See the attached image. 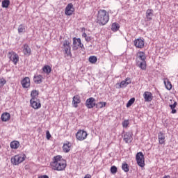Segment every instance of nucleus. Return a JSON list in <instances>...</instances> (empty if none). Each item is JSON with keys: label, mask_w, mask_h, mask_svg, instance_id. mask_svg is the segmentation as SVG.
Segmentation results:
<instances>
[{"label": "nucleus", "mask_w": 178, "mask_h": 178, "mask_svg": "<svg viewBox=\"0 0 178 178\" xmlns=\"http://www.w3.org/2000/svg\"><path fill=\"white\" fill-rule=\"evenodd\" d=\"M51 168L53 170H57L58 172H62L66 169V161L62 159V156L57 155L53 158V161L50 163Z\"/></svg>", "instance_id": "obj_1"}, {"label": "nucleus", "mask_w": 178, "mask_h": 178, "mask_svg": "<svg viewBox=\"0 0 178 178\" xmlns=\"http://www.w3.org/2000/svg\"><path fill=\"white\" fill-rule=\"evenodd\" d=\"M96 20L99 26H105L109 22V13L105 10H99Z\"/></svg>", "instance_id": "obj_2"}, {"label": "nucleus", "mask_w": 178, "mask_h": 178, "mask_svg": "<svg viewBox=\"0 0 178 178\" xmlns=\"http://www.w3.org/2000/svg\"><path fill=\"white\" fill-rule=\"evenodd\" d=\"M138 58L136 59V66L138 67H147V56H145V53L144 51H138Z\"/></svg>", "instance_id": "obj_3"}, {"label": "nucleus", "mask_w": 178, "mask_h": 178, "mask_svg": "<svg viewBox=\"0 0 178 178\" xmlns=\"http://www.w3.org/2000/svg\"><path fill=\"white\" fill-rule=\"evenodd\" d=\"M81 48V51H84L86 49V47H84V44L81 43V39L80 38H73V43H72V49L73 51H77Z\"/></svg>", "instance_id": "obj_4"}, {"label": "nucleus", "mask_w": 178, "mask_h": 178, "mask_svg": "<svg viewBox=\"0 0 178 178\" xmlns=\"http://www.w3.org/2000/svg\"><path fill=\"white\" fill-rule=\"evenodd\" d=\"M24 159H26V156L24 154H18L12 157L10 161L13 165H19V163H22V162H24Z\"/></svg>", "instance_id": "obj_5"}, {"label": "nucleus", "mask_w": 178, "mask_h": 178, "mask_svg": "<svg viewBox=\"0 0 178 178\" xmlns=\"http://www.w3.org/2000/svg\"><path fill=\"white\" fill-rule=\"evenodd\" d=\"M136 162L140 168H144L145 166V161L144 159V154L142 152H139L136 155Z\"/></svg>", "instance_id": "obj_6"}, {"label": "nucleus", "mask_w": 178, "mask_h": 178, "mask_svg": "<svg viewBox=\"0 0 178 178\" xmlns=\"http://www.w3.org/2000/svg\"><path fill=\"white\" fill-rule=\"evenodd\" d=\"M88 136V134H87V131L81 129L79 130L76 134V139H78L79 141H84Z\"/></svg>", "instance_id": "obj_7"}, {"label": "nucleus", "mask_w": 178, "mask_h": 178, "mask_svg": "<svg viewBox=\"0 0 178 178\" xmlns=\"http://www.w3.org/2000/svg\"><path fill=\"white\" fill-rule=\"evenodd\" d=\"M30 104L31 106H32L33 109H40V108H41V102L38 98H31Z\"/></svg>", "instance_id": "obj_8"}, {"label": "nucleus", "mask_w": 178, "mask_h": 178, "mask_svg": "<svg viewBox=\"0 0 178 178\" xmlns=\"http://www.w3.org/2000/svg\"><path fill=\"white\" fill-rule=\"evenodd\" d=\"M134 45L136 47V48H144L145 45V41L144 40V38H139L138 39H136L134 41Z\"/></svg>", "instance_id": "obj_9"}, {"label": "nucleus", "mask_w": 178, "mask_h": 178, "mask_svg": "<svg viewBox=\"0 0 178 178\" xmlns=\"http://www.w3.org/2000/svg\"><path fill=\"white\" fill-rule=\"evenodd\" d=\"M74 13V7L73 6V3H68L65 9V13L66 16H72Z\"/></svg>", "instance_id": "obj_10"}, {"label": "nucleus", "mask_w": 178, "mask_h": 178, "mask_svg": "<svg viewBox=\"0 0 178 178\" xmlns=\"http://www.w3.org/2000/svg\"><path fill=\"white\" fill-rule=\"evenodd\" d=\"M8 58L14 63V65H16L19 62V55L13 51L8 52Z\"/></svg>", "instance_id": "obj_11"}, {"label": "nucleus", "mask_w": 178, "mask_h": 178, "mask_svg": "<svg viewBox=\"0 0 178 178\" xmlns=\"http://www.w3.org/2000/svg\"><path fill=\"white\" fill-rule=\"evenodd\" d=\"M63 47H64L65 54L67 55L68 56L72 55V51H71L72 47H70V42H69V40H64Z\"/></svg>", "instance_id": "obj_12"}, {"label": "nucleus", "mask_w": 178, "mask_h": 178, "mask_svg": "<svg viewBox=\"0 0 178 178\" xmlns=\"http://www.w3.org/2000/svg\"><path fill=\"white\" fill-rule=\"evenodd\" d=\"M96 106L95 98L90 97L86 99V106L88 108V109H92V108H94V106Z\"/></svg>", "instance_id": "obj_13"}, {"label": "nucleus", "mask_w": 178, "mask_h": 178, "mask_svg": "<svg viewBox=\"0 0 178 178\" xmlns=\"http://www.w3.org/2000/svg\"><path fill=\"white\" fill-rule=\"evenodd\" d=\"M124 140L127 144H130L133 141V134L131 132H126L124 134Z\"/></svg>", "instance_id": "obj_14"}, {"label": "nucleus", "mask_w": 178, "mask_h": 178, "mask_svg": "<svg viewBox=\"0 0 178 178\" xmlns=\"http://www.w3.org/2000/svg\"><path fill=\"white\" fill-rule=\"evenodd\" d=\"M143 98L145 99V102H151V101L154 99V96H152V93L151 92L146 91L143 94Z\"/></svg>", "instance_id": "obj_15"}, {"label": "nucleus", "mask_w": 178, "mask_h": 178, "mask_svg": "<svg viewBox=\"0 0 178 178\" xmlns=\"http://www.w3.org/2000/svg\"><path fill=\"white\" fill-rule=\"evenodd\" d=\"M80 102H81V100L80 99V96L75 95L73 97L72 105L74 108H77Z\"/></svg>", "instance_id": "obj_16"}, {"label": "nucleus", "mask_w": 178, "mask_h": 178, "mask_svg": "<svg viewBox=\"0 0 178 178\" xmlns=\"http://www.w3.org/2000/svg\"><path fill=\"white\" fill-rule=\"evenodd\" d=\"M158 140H159V144H161V145L165 144V143L166 142V139L165 137V134L162 131H160L158 134Z\"/></svg>", "instance_id": "obj_17"}, {"label": "nucleus", "mask_w": 178, "mask_h": 178, "mask_svg": "<svg viewBox=\"0 0 178 178\" xmlns=\"http://www.w3.org/2000/svg\"><path fill=\"white\" fill-rule=\"evenodd\" d=\"M21 84L23 88H29V87H30V78L29 77L24 78L21 81Z\"/></svg>", "instance_id": "obj_18"}, {"label": "nucleus", "mask_w": 178, "mask_h": 178, "mask_svg": "<svg viewBox=\"0 0 178 178\" xmlns=\"http://www.w3.org/2000/svg\"><path fill=\"white\" fill-rule=\"evenodd\" d=\"M154 17V10L148 9L146 11V19L147 22H151L152 20V17Z\"/></svg>", "instance_id": "obj_19"}, {"label": "nucleus", "mask_w": 178, "mask_h": 178, "mask_svg": "<svg viewBox=\"0 0 178 178\" xmlns=\"http://www.w3.org/2000/svg\"><path fill=\"white\" fill-rule=\"evenodd\" d=\"M23 52L24 55H25L26 56H30V55H31V49H30L29 44H25L24 45Z\"/></svg>", "instance_id": "obj_20"}, {"label": "nucleus", "mask_w": 178, "mask_h": 178, "mask_svg": "<svg viewBox=\"0 0 178 178\" xmlns=\"http://www.w3.org/2000/svg\"><path fill=\"white\" fill-rule=\"evenodd\" d=\"M42 75H35L33 76V81L35 84H41L42 83Z\"/></svg>", "instance_id": "obj_21"}, {"label": "nucleus", "mask_w": 178, "mask_h": 178, "mask_svg": "<svg viewBox=\"0 0 178 178\" xmlns=\"http://www.w3.org/2000/svg\"><path fill=\"white\" fill-rule=\"evenodd\" d=\"M72 147V143L70 142L67 141L65 143H64L63 146V149L64 152H69L70 151V148Z\"/></svg>", "instance_id": "obj_22"}, {"label": "nucleus", "mask_w": 178, "mask_h": 178, "mask_svg": "<svg viewBox=\"0 0 178 178\" xmlns=\"http://www.w3.org/2000/svg\"><path fill=\"white\" fill-rule=\"evenodd\" d=\"M1 120L2 122H8L10 120V114L9 113H3L1 115Z\"/></svg>", "instance_id": "obj_23"}, {"label": "nucleus", "mask_w": 178, "mask_h": 178, "mask_svg": "<svg viewBox=\"0 0 178 178\" xmlns=\"http://www.w3.org/2000/svg\"><path fill=\"white\" fill-rule=\"evenodd\" d=\"M170 109H171V113L175 115V113H177V110H176V106H177V102H175L173 104L169 105Z\"/></svg>", "instance_id": "obj_24"}, {"label": "nucleus", "mask_w": 178, "mask_h": 178, "mask_svg": "<svg viewBox=\"0 0 178 178\" xmlns=\"http://www.w3.org/2000/svg\"><path fill=\"white\" fill-rule=\"evenodd\" d=\"M20 143L17 140H15L10 143V148H12L13 149H17Z\"/></svg>", "instance_id": "obj_25"}, {"label": "nucleus", "mask_w": 178, "mask_h": 178, "mask_svg": "<svg viewBox=\"0 0 178 178\" xmlns=\"http://www.w3.org/2000/svg\"><path fill=\"white\" fill-rule=\"evenodd\" d=\"M26 33V26L20 24L18 26V34H24Z\"/></svg>", "instance_id": "obj_26"}, {"label": "nucleus", "mask_w": 178, "mask_h": 178, "mask_svg": "<svg viewBox=\"0 0 178 178\" xmlns=\"http://www.w3.org/2000/svg\"><path fill=\"white\" fill-rule=\"evenodd\" d=\"M164 84H165V88L167 90H172V83H170V81H169V79H165Z\"/></svg>", "instance_id": "obj_27"}, {"label": "nucleus", "mask_w": 178, "mask_h": 178, "mask_svg": "<svg viewBox=\"0 0 178 178\" xmlns=\"http://www.w3.org/2000/svg\"><path fill=\"white\" fill-rule=\"evenodd\" d=\"M119 29H120V26H119V24L118 22H114L113 23L112 26H111V30L112 31H118V30H119Z\"/></svg>", "instance_id": "obj_28"}, {"label": "nucleus", "mask_w": 178, "mask_h": 178, "mask_svg": "<svg viewBox=\"0 0 178 178\" xmlns=\"http://www.w3.org/2000/svg\"><path fill=\"white\" fill-rule=\"evenodd\" d=\"M9 5H10V1L9 0H3L1 6L2 8H9Z\"/></svg>", "instance_id": "obj_29"}, {"label": "nucleus", "mask_w": 178, "mask_h": 178, "mask_svg": "<svg viewBox=\"0 0 178 178\" xmlns=\"http://www.w3.org/2000/svg\"><path fill=\"white\" fill-rule=\"evenodd\" d=\"M134 102H136V98L134 97L131 98L127 103V105H126L127 108H130V106H131V105H133Z\"/></svg>", "instance_id": "obj_30"}, {"label": "nucleus", "mask_w": 178, "mask_h": 178, "mask_svg": "<svg viewBox=\"0 0 178 178\" xmlns=\"http://www.w3.org/2000/svg\"><path fill=\"white\" fill-rule=\"evenodd\" d=\"M122 169L125 172H129V170H130V168H129V164L126 163H123L122 165Z\"/></svg>", "instance_id": "obj_31"}, {"label": "nucleus", "mask_w": 178, "mask_h": 178, "mask_svg": "<svg viewBox=\"0 0 178 178\" xmlns=\"http://www.w3.org/2000/svg\"><path fill=\"white\" fill-rule=\"evenodd\" d=\"M104 106H106V102H99L97 104L96 103V106H95L96 108H104Z\"/></svg>", "instance_id": "obj_32"}, {"label": "nucleus", "mask_w": 178, "mask_h": 178, "mask_svg": "<svg viewBox=\"0 0 178 178\" xmlns=\"http://www.w3.org/2000/svg\"><path fill=\"white\" fill-rule=\"evenodd\" d=\"M39 92L38 90H33L31 92V98H37L38 97Z\"/></svg>", "instance_id": "obj_33"}, {"label": "nucleus", "mask_w": 178, "mask_h": 178, "mask_svg": "<svg viewBox=\"0 0 178 178\" xmlns=\"http://www.w3.org/2000/svg\"><path fill=\"white\" fill-rule=\"evenodd\" d=\"M110 171L112 175H116L118 173V167L115 165L111 166Z\"/></svg>", "instance_id": "obj_34"}, {"label": "nucleus", "mask_w": 178, "mask_h": 178, "mask_svg": "<svg viewBox=\"0 0 178 178\" xmlns=\"http://www.w3.org/2000/svg\"><path fill=\"white\" fill-rule=\"evenodd\" d=\"M98 60V59L97 58V56H91L89 57V62H90V63H96V62Z\"/></svg>", "instance_id": "obj_35"}, {"label": "nucleus", "mask_w": 178, "mask_h": 178, "mask_svg": "<svg viewBox=\"0 0 178 178\" xmlns=\"http://www.w3.org/2000/svg\"><path fill=\"white\" fill-rule=\"evenodd\" d=\"M127 86H129V83H127L125 81H122L120 83V88H124L127 87Z\"/></svg>", "instance_id": "obj_36"}, {"label": "nucleus", "mask_w": 178, "mask_h": 178, "mask_svg": "<svg viewBox=\"0 0 178 178\" xmlns=\"http://www.w3.org/2000/svg\"><path fill=\"white\" fill-rule=\"evenodd\" d=\"M51 67H43L42 68V72H44V73H46L47 74H49V73H51Z\"/></svg>", "instance_id": "obj_37"}, {"label": "nucleus", "mask_w": 178, "mask_h": 178, "mask_svg": "<svg viewBox=\"0 0 178 178\" xmlns=\"http://www.w3.org/2000/svg\"><path fill=\"white\" fill-rule=\"evenodd\" d=\"M6 84V80L3 78H0V88H2Z\"/></svg>", "instance_id": "obj_38"}, {"label": "nucleus", "mask_w": 178, "mask_h": 178, "mask_svg": "<svg viewBox=\"0 0 178 178\" xmlns=\"http://www.w3.org/2000/svg\"><path fill=\"white\" fill-rule=\"evenodd\" d=\"M130 124V122L129 120H125L122 122V127L127 128L129 127V124Z\"/></svg>", "instance_id": "obj_39"}, {"label": "nucleus", "mask_w": 178, "mask_h": 178, "mask_svg": "<svg viewBox=\"0 0 178 178\" xmlns=\"http://www.w3.org/2000/svg\"><path fill=\"white\" fill-rule=\"evenodd\" d=\"M46 137L47 140H49L51 138V134L49 133V131H46Z\"/></svg>", "instance_id": "obj_40"}, {"label": "nucleus", "mask_w": 178, "mask_h": 178, "mask_svg": "<svg viewBox=\"0 0 178 178\" xmlns=\"http://www.w3.org/2000/svg\"><path fill=\"white\" fill-rule=\"evenodd\" d=\"M124 81H126V83H129V84H131V78L127 77L125 79Z\"/></svg>", "instance_id": "obj_41"}, {"label": "nucleus", "mask_w": 178, "mask_h": 178, "mask_svg": "<svg viewBox=\"0 0 178 178\" xmlns=\"http://www.w3.org/2000/svg\"><path fill=\"white\" fill-rule=\"evenodd\" d=\"M86 41L87 42H90V41H91V40H92V38H91V36H87L86 38H85Z\"/></svg>", "instance_id": "obj_42"}, {"label": "nucleus", "mask_w": 178, "mask_h": 178, "mask_svg": "<svg viewBox=\"0 0 178 178\" xmlns=\"http://www.w3.org/2000/svg\"><path fill=\"white\" fill-rule=\"evenodd\" d=\"M38 178H49V177L48 175H41Z\"/></svg>", "instance_id": "obj_43"}, {"label": "nucleus", "mask_w": 178, "mask_h": 178, "mask_svg": "<svg viewBox=\"0 0 178 178\" xmlns=\"http://www.w3.org/2000/svg\"><path fill=\"white\" fill-rule=\"evenodd\" d=\"M84 178H91V175L90 174H87L85 175Z\"/></svg>", "instance_id": "obj_44"}, {"label": "nucleus", "mask_w": 178, "mask_h": 178, "mask_svg": "<svg viewBox=\"0 0 178 178\" xmlns=\"http://www.w3.org/2000/svg\"><path fill=\"white\" fill-rule=\"evenodd\" d=\"M82 37H83V38H87V33H83L82 34Z\"/></svg>", "instance_id": "obj_45"}, {"label": "nucleus", "mask_w": 178, "mask_h": 178, "mask_svg": "<svg viewBox=\"0 0 178 178\" xmlns=\"http://www.w3.org/2000/svg\"><path fill=\"white\" fill-rule=\"evenodd\" d=\"M163 178H170V175H165Z\"/></svg>", "instance_id": "obj_46"}, {"label": "nucleus", "mask_w": 178, "mask_h": 178, "mask_svg": "<svg viewBox=\"0 0 178 178\" xmlns=\"http://www.w3.org/2000/svg\"><path fill=\"white\" fill-rule=\"evenodd\" d=\"M43 67H51V66L46 65H44Z\"/></svg>", "instance_id": "obj_47"}, {"label": "nucleus", "mask_w": 178, "mask_h": 178, "mask_svg": "<svg viewBox=\"0 0 178 178\" xmlns=\"http://www.w3.org/2000/svg\"><path fill=\"white\" fill-rule=\"evenodd\" d=\"M142 70H145V67H141Z\"/></svg>", "instance_id": "obj_48"}, {"label": "nucleus", "mask_w": 178, "mask_h": 178, "mask_svg": "<svg viewBox=\"0 0 178 178\" xmlns=\"http://www.w3.org/2000/svg\"><path fill=\"white\" fill-rule=\"evenodd\" d=\"M1 148V145H0V149Z\"/></svg>", "instance_id": "obj_49"}]
</instances>
